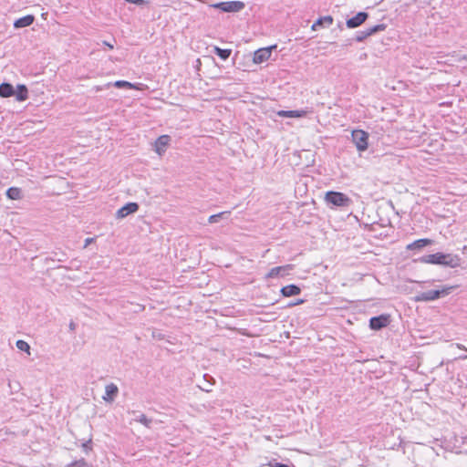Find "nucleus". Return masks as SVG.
<instances>
[{
	"label": "nucleus",
	"mask_w": 467,
	"mask_h": 467,
	"mask_svg": "<svg viewBox=\"0 0 467 467\" xmlns=\"http://www.w3.org/2000/svg\"><path fill=\"white\" fill-rule=\"evenodd\" d=\"M420 262L431 265H441L451 268L458 267L461 265V258L457 254L436 253L422 256Z\"/></svg>",
	"instance_id": "nucleus-1"
},
{
	"label": "nucleus",
	"mask_w": 467,
	"mask_h": 467,
	"mask_svg": "<svg viewBox=\"0 0 467 467\" xmlns=\"http://www.w3.org/2000/svg\"><path fill=\"white\" fill-rule=\"evenodd\" d=\"M452 289H453V286H443L441 289L421 292V293L418 294L417 296H415L414 301L415 302L433 301L438 298L448 296L451 292Z\"/></svg>",
	"instance_id": "nucleus-2"
},
{
	"label": "nucleus",
	"mask_w": 467,
	"mask_h": 467,
	"mask_svg": "<svg viewBox=\"0 0 467 467\" xmlns=\"http://www.w3.org/2000/svg\"><path fill=\"white\" fill-rule=\"evenodd\" d=\"M325 200L327 203H331L338 207H348L351 203L350 198L339 192H328L326 193Z\"/></svg>",
	"instance_id": "nucleus-3"
},
{
	"label": "nucleus",
	"mask_w": 467,
	"mask_h": 467,
	"mask_svg": "<svg viewBox=\"0 0 467 467\" xmlns=\"http://www.w3.org/2000/svg\"><path fill=\"white\" fill-rule=\"evenodd\" d=\"M211 7L219 9L225 13H235L244 9V4L242 1L220 2L211 5Z\"/></svg>",
	"instance_id": "nucleus-4"
},
{
	"label": "nucleus",
	"mask_w": 467,
	"mask_h": 467,
	"mask_svg": "<svg viewBox=\"0 0 467 467\" xmlns=\"http://www.w3.org/2000/svg\"><path fill=\"white\" fill-rule=\"evenodd\" d=\"M352 140L355 143L358 150L364 151L368 149V134L361 130L352 131Z\"/></svg>",
	"instance_id": "nucleus-5"
},
{
	"label": "nucleus",
	"mask_w": 467,
	"mask_h": 467,
	"mask_svg": "<svg viewBox=\"0 0 467 467\" xmlns=\"http://www.w3.org/2000/svg\"><path fill=\"white\" fill-rule=\"evenodd\" d=\"M275 47H276V46L259 48L258 50H256L254 52L253 61L255 64H260V63H263V62L268 60L269 57H271L272 50Z\"/></svg>",
	"instance_id": "nucleus-6"
},
{
	"label": "nucleus",
	"mask_w": 467,
	"mask_h": 467,
	"mask_svg": "<svg viewBox=\"0 0 467 467\" xmlns=\"http://www.w3.org/2000/svg\"><path fill=\"white\" fill-rule=\"evenodd\" d=\"M385 28H386V25H384V24H379V25L373 26H371L369 28H367L364 31L358 32L357 34V36H356V40L358 42H361L364 39H366L368 36H372L373 34H375V33H377L379 31L385 30Z\"/></svg>",
	"instance_id": "nucleus-7"
},
{
	"label": "nucleus",
	"mask_w": 467,
	"mask_h": 467,
	"mask_svg": "<svg viewBox=\"0 0 467 467\" xmlns=\"http://www.w3.org/2000/svg\"><path fill=\"white\" fill-rule=\"evenodd\" d=\"M171 137L169 135L160 136L154 143V150L159 156H162L166 150V147L170 144Z\"/></svg>",
	"instance_id": "nucleus-8"
},
{
	"label": "nucleus",
	"mask_w": 467,
	"mask_h": 467,
	"mask_svg": "<svg viewBox=\"0 0 467 467\" xmlns=\"http://www.w3.org/2000/svg\"><path fill=\"white\" fill-rule=\"evenodd\" d=\"M139 209V205L136 202H129L119 208L116 213L117 219H123L130 213H136Z\"/></svg>",
	"instance_id": "nucleus-9"
},
{
	"label": "nucleus",
	"mask_w": 467,
	"mask_h": 467,
	"mask_svg": "<svg viewBox=\"0 0 467 467\" xmlns=\"http://www.w3.org/2000/svg\"><path fill=\"white\" fill-rule=\"evenodd\" d=\"M389 324V317L381 315L379 317H373L369 320V327L373 330H379Z\"/></svg>",
	"instance_id": "nucleus-10"
},
{
	"label": "nucleus",
	"mask_w": 467,
	"mask_h": 467,
	"mask_svg": "<svg viewBox=\"0 0 467 467\" xmlns=\"http://www.w3.org/2000/svg\"><path fill=\"white\" fill-rule=\"evenodd\" d=\"M368 17V13L366 12H359L355 16L349 18L347 20V26L348 28H356L362 25L367 18Z\"/></svg>",
	"instance_id": "nucleus-11"
},
{
	"label": "nucleus",
	"mask_w": 467,
	"mask_h": 467,
	"mask_svg": "<svg viewBox=\"0 0 467 467\" xmlns=\"http://www.w3.org/2000/svg\"><path fill=\"white\" fill-rule=\"evenodd\" d=\"M118 393H119V388L117 387L116 384H114V383L108 384L105 387V395L102 397V399L106 402L111 403L114 401Z\"/></svg>",
	"instance_id": "nucleus-12"
},
{
	"label": "nucleus",
	"mask_w": 467,
	"mask_h": 467,
	"mask_svg": "<svg viewBox=\"0 0 467 467\" xmlns=\"http://www.w3.org/2000/svg\"><path fill=\"white\" fill-rule=\"evenodd\" d=\"M129 414L133 416L132 420L144 425L146 428L150 429L153 422L152 419L148 418L144 413H139L136 410L129 411Z\"/></svg>",
	"instance_id": "nucleus-13"
},
{
	"label": "nucleus",
	"mask_w": 467,
	"mask_h": 467,
	"mask_svg": "<svg viewBox=\"0 0 467 467\" xmlns=\"http://www.w3.org/2000/svg\"><path fill=\"white\" fill-rule=\"evenodd\" d=\"M293 266L291 265L274 267L268 272V274L266 275V278L284 276L285 275H286V271L291 270Z\"/></svg>",
	"instance_id": "nucleus-14"
},
{
	"label": "nucleus",
	"mask_w": 467,
	"mask_h": 467,
	"mask_svg": "<svg viewBox=\"0 0 467 467\" xmlns=\"http://www.w3.org/2000/svg\"><path fill=\"white\" fill-rule=\"evenodd\" d=\"M34 20H35L34 16L27 15V16H25L23 17L16 19L14 23V26L16 28L26 27V26H31L33 24Z\"/></svg>",
	"instance_id": "nucleus-15"
},
{
	"label": "nucleus",
	"mask_w": 467,
	"mask_h": 467,
	"mask_svg": "<svg viewBox=\"0 0 467 467\" xmlns=\"http://www.w3.org/2000/svg\"><path fill=\"white\" fill-rule=\"evenodd\" d=\"M17 101H25L28 99V89L26 85L19 84L15 90V95Z\"/></svg>",
	"instance_id": "nucleus-16"
},
{
	"label": "nucleus",
	"mask_w": 467,
	"mask_h": 467,
	"mask_svg": "<svg viewBox=\"0 0 467 467\" xmlns=\"http://www.w3.org/2000/svg\"><path fill=\"white\" fill-rule=\"evenodd\" d=\"M432 242H433L432 240L427 239V238L419 239V240H416L413 243L408 244L407 249L408 250L420 249L422 247L431 244Z\"/></svg>",
	"instance_id": "nucleus-17"
},
{
	"label": "nucleus",
	"mask_w": 467,
	"mask_h": 467,
	"mask_svg": "<svg viewBox=\"0 0 467 467\" xmlns=\"http://www.w3.org/2000/svg\"><path fill=\"white\" fill-rule=\"evenodd\" d=\"M300 292H301V289L296 285H288L282 287V289H281L282 295L286 297L299 295Z\"/></svg>",
	"instance_id": "nucleus-18"
},
{
	"label": "nucleus",
	"mask_w": 467,
	"mask_h": 467,
	"mask_svg": "<svg viewBox=\"0 0 467 467\" xmlns=\"http://www.w3.org/2000/svg\"><path fill=\"white\" fill-rule=\"evenodd\" d=\"M332 23L333 17L331 16L320 17L312 25V30H317L318 26H329Z\"/></svg>",
	"instance_id": "nucleus-19"
},
{
	"label": "nucleus",
	"mask_w": 467,
	"mask_h": 467,
	"mask_svg": "<svg viewBox=\"0 0 467 467\" xmlns=\"http://www.w3.org/2000/svg\"><path fill=\"white\" fill-rule=\"evenodd\" d=\"M15 95L14 87L10 83L0 84V97L9 98Z\"/></svg>",
	"instance_id": "nucleus-20"
},
{
	"label": "nucleus",
	"mask_w": 467,
	"mask_h": 467,
	"mask_svg": "<svg viewBox=\"0 0 467 467\" xmlns=\"http://www.w3.org/2000/svg\"><path fill=\"white\" fill-rule=\"evenodd\" d=\"M6 195L11 200H18L21 198V190L19 188L11 187L7 190Z\"/></svg>",
	"instance_id": "nucleus-21"
},
{
	"label": "nucleus",
	"mask_w": 467,
	"mask_h": 467,
	"mask_svg": "<svg viewBox=\"0 0 467 467\" xmlns=\"http://www.w3.org/2000/svg\"><path fill=\"white\" fill-rule=\"evenodd\" d=\"M230 214V212L226 211V212H222V213H219L217 214H213L211 215L209 218H208V223H218L221 219L223 218H226L228 215Z\"/></svg>",
	"instance_id": "nucleus-22"
},
{
	"label": "nucleus",
	"mask_w": 467,
	"mask_h": 467,
	"mask_svg": "<svg viewBox=\"0 0 467 467\" xmlns=\"http://www.w3.org/2000/svg\"><path fill=\"white\" fill-rule=\"evenodd\" d=\"M231 52V49H222L218 47H214V53L223 60L227 59L230 57Z\"/></svg>",
	"instance_id": "nucleus-23"
},
{
	"label": "nucleus",
	"mask_w": 467,
	"mask_h": 467,
	"mask_svg": "<svg viewBox=\"0 0 467 467\" xmlns=\"http://www.w3.org/2000/svg\"><path fill=\"white\" fill-rule=\"evenodd\" d=\"M16 346L19 350L25 351V352L30 354V346L25 340H22V339L17 340L16 343Z\"/></svg>",
	"instance_id": "nucleus-24"
},
{
	"label": "nucleus",
	"mask_w": 467,
	"mask_h": 467,
	"mask_svg": "<svg viewBox=\"0 0 467 467\" xmlns=\"http://www.w3.org/2000/svg\"><path fill=\"white\" fill-rule=\"evenodd\" d=\"M113 86L118 88H136L134 84L125 81V80H117L113 83Z\"/></svg>",
	"instance_id": "nucleus-25"
},
{
	"label": "nucleus",
	"mask_w": 467,
	"mask_h": 467,
	"mask_svg": "<svg viewBox=\"0 0 467 467\" xmlns=\"http://www.w3.org/2000/svg\"><path fill=\"white\" fill-rule=\"evenodd\" d=\"M67 467H93V465L85 461L84 459H80L71 462Z\"/></svg>",
	"instance_id": "nucleus-26"
},
{
	"label": "nucleus",
	"mask_w": 467,
	"mask_h": 467,
	"mask_svg": "<svg viewBox=\"0 0 467 467\" xmlns=\"http://www.w3.org/2000/svg\"><path fill=\"white\" fill-rule=\"evenodd\" d=\"M308 111L305 109L293 110V118H303L307 115Z\"/></svg>",
	"instance_id": "nucleus-27"
},
{
	"label": "nucleus",
	"mask_w": 467,
	"mask_h": 467,
	"mask_svg": "<svg viewBox=\"0 0 467 467\" xmlns=\"http://www.w3.org/2000/svg\"><path fill=\"white\" fill-rule=\"evenodd\" d=\"M280 117L293 118V110H280L277 112Z\"/></svg>",
	"instance_id": "nucleus-28"
},
{
	"label": "nucleus",
	"mask_w": 467,
	"mask_h": 467,
	"mask_svg": "<svg viewBox=\"0 0 467 467\" xmlns=\"http://www.w3.org/2000/svg\"><path fill=\"white\" fill-rule=\"evenodd\" d=\"M82 448L85 452H88L91 451V439L88 440L86 442L82 443Z\"/></svg>",
	"instance_id": "nucleus-29"
},
{
	"label": "nucleus",
	"mask_w": 467,
	"mask_h": 467,
	"mask_svg": "<svg viewBox=\"0 0 467 467\" xmlns=\"http://www.w3.org/2000/svg\"><path fill=\"white\" fill-rule=\"evenodd\" d=\"M455 346L457 348L467 351L465 346L460 343L452 344L451 347Z\"/></svg>",
	"instance_id": "nucleus-30"
},
{
	"label": "nucleus",
	"mask_w": 467,
	"mask_h": 467,
	"mask_svg": "<svg viewBox=\"0 0 467 467\" xmlns=\"http://www.w3.org/2000/svg\"><path fill=\"white\" fill-rule=\"evenodd\" d=\"M93 242H94V238H87L85 240L84 248L88 247V245H89Z\"/></svg>",
	"instance_id": "nucleus-31"
},
{
	"label": "nucleus",
	"mask_w": 467,
	"mask_h": 467,
	"mask_svg": "<svg viewBox=\"0 0 467 467\" xmlns=\"http://www.w3.org/2000/svg\"><path fill=\"white\" fill-rule=\"evenodd\" d=\"M270 466L271 467H289L288 465L284 464V463H280V462H276L275 464H271Z\"/></svg>",
	"instance_id": "nucleus-32"
},
{
	"label": "nucleus",
	"mask_w": 467,
	"mask_h": 467,
	"mask_svg": "<svg viewBox=\"0 0 467 467\" xmlns=\"http://www.w3.org/2000/svg\"><path fill=\"white\" fill-rule=\"evenodd\" d=\"M456 359H467V355L462 354V356H459L457 358H454V360Z\"/></svg>",
	"instance_id": "nucleus-33"
},
{
	"label": "nucleus",
	"mask_w": 467,
	"mask_h": 467,
	"mask_svg": "<svg viewBox=\"0 0 467 467\" xmlns=\"http://www.w3.org/2000/svg\"><path fill=\"white\" fill-rule=\"evenodd\" d=\"M103 44L105 46H107L108 47H109L110 49H112L114 47V46L107 41H103Z\"/></svg>",
	"instance_id": "nucleus-34"
},
{
	"label": "nucleus",
	"mask_w": 467,
	"mask_h": 467,
	"mask_svg": "<svg viewBox=\"0 0 467 467\" xmlns=\"http://www.w3.org/2000/svg\"><path fill=\"white\" fill-rule=\"evenodd\" d=\"M70 327H71V328H73V327H74V324H73V323H71V324H70Z\"/></svg>",
	"instance_id": "nucleus-35"
}]
</instances>
